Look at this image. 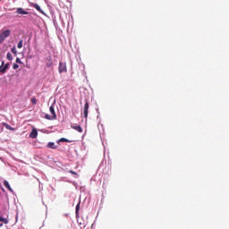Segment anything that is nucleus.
Segmentation results:
<instances>
[{
    "label": "nucleus",
    "instance_id": "f257e3e1",
    "mask_svg": "<svg viewBox=\"0 0 229 229\" xmlns=\"http://www.w3.org/2000/svg\"><path fill=\"white\" fill-rule=\"evenodd\" d=\"M15 13H18V15H22L24 19H26V15H30V17H31V15H37V13L28 12L22 7L16 8Z\"/></svg>",
    "mask_w": 229,
    "mask_h": 229
},
{
    "label": "nucleus",
    "instance_id": "f03ea898",
    "mask_svg": "<svg viewBox=\"0 0 229 229\" xmlns=\"http://www.w3.org/2000/svg\"><path fill=\"white\" fill-rule=\"evenodd\" d=\"M10 35H12L11 30H9V29L4 30L0 33V44H3L4 42V40H6V38H8V37H10Z\"/></svg>",
    "mask_w": 229,
    "mask_h": 229
},
{
    "label": "nucleus",
    "instance_id": "7ed1b4c3",
    "mask_svg": "<svg viewBox=\"0 0 229 229\" xmlns=\"http://www.w3.org/2000/svg\"><path fill=\"white\" fill-rule=\"evenodd\" d=\"M29 6H30L31 8H35L37 12H39V13H42V15H45V17H47V14L46 13V12H44V10H42V7H40L38 4L29 2Z\"/></svg>",
    "mask_w": 229,
    "mask_h": 229
},
{
    "label": "nucleus",
    "instance_id": "20e7f679",
    "mask_svg": "<svg viewBox=\"0 0 229 229\" xmlns=\"http://www.w3.org/2000/svg\"><path fill=\"white\" fill-rule=\"evenodd\" d=\"M84 101L85 104L83 107L82 117H84V119H87V117H89V108H90V104H89V98H85Z\"/></svg>",
    "mask_w": 229,
    "mask_h": 229
},
{
    "label": "nucleus",
    "instance_id": "39448f33",
    "mask_svg": "<svg viewBox=\"0 0 229 229\" xmlns=\"http://www.w3.org/2000/svg\"><path fill=\"white\" fill-rule=\"evenodd\" d=\"M58 72L59 74H64V72H67V63L59 62Z\"/></svg>",
    "mask_w": 229,
    "mask_h": 229
},
{
    "label": "nucleus",
    "instance_id": "423d86ee",
    "mask_svg": "<svg viewBox=\"0 0 229 229\" xmlns=\"http://www.w3.org/2000/svg\"><path fill=\"white\" fill-rule=\"evenodd\" d=\"M3 185L4 187H5V189H7V191H9V192H12L13 196H17V193H15L13 189H12V186L10 185V182L7 180L4 181Z\"/></svg>",
    "mask_w": 229,
    "mask_h": 229
},
{
    "label": "nucleus",
    "instance_id": "0eeeda50",
    "mask_svg": "<svg viewBox=\"0 0 229 229\" xmlns=\"http://www.w3.org/2000/svg\"><path fill=\"white\" fill-rule=\"evenodd\" d=\"M10 66H11L10 63H6L4 66H0V73L6 74V72L10 71Z\"/></svg>",
    "mask_w": 229,
    "mask_h": 229
},
{
    "label": "nucleus",
    "instance_id": "6e6552de",
    "mask_svg": "<svg viewBox=\"0 0 229 229\" xmlns=\"http://www.w3.org/2000/svg\"><path fill=\"white\" fill-rule=\"evenodd\" d=\"M30 139H37L38 137V130L33 127L29 134Z\"/></svg>",
    "mask_w": 229,
    "mask_h": 229
},
{
    "label": "nucleus",
    "instance_id": "1a4fd4ad",
    "mask_svg": "<svg viewBox=\"0 0 229 229\" xmlns=\"http://www.w3.org/2000/svg\"><path fill=\"white\" fill-rule=\"evenodd\" d=\"M55 105H56V102H54L50 107H49V112L51 115H53L55 119H57L56 112L55 111Z\"/></svg>",
    "mask_w": 229,
    "mask_h": 229
},
{
    "label": "nucleus",
    "instance_id": "9d476101",
    "mask_svg": "<svg viewBox=\"0 0 229 229\" xmlns=\"http://www.w3.org/2000/svg\"><path fill=\"white\" fill-rule=\"evenodd\" d=\"M81 205V200H79L78 204L75 207V216L78 219V217H80V208Z\"/></svg>",
    "mask_w": 229,
    "mask_h": 229
},
{
    "label": "nucleus",
    "instance_id": "9b49d317",
    "mask_svg": "<svg viewBox=\"0 0 229 229\" xmlns=\"http://www.w3.org/2000/svg\"><path fill=\"white\" fill-rule=\"evenodd\" d=\"M47 64H46V67H47V69H50V67L53 66V58L51 57V55H48L47 57Z\"/></svg>",
    "mask_w": 229,
    "mask_h": 229
},
{
    "label": "nucleus",
    "instance_id": "f8f14e48",
    "mask_svg": "<svg viewBox=\"0 0 229 229\" xmlns=\"http://www.w3.org/2000/svg\"><path fill=\"white\" fill-rule=\"evenodd\" d=\"M47 148L48 149H57V148H58V146H56L54 141H49V142L47 144Z\"/></svg>",
    "mask_w": 229,
    "mask_h": 229
},
{
    "label": "nucleus",
    "instance_id": "ddd939ff",
    "mask_svg": "<svg viewBox=\"0 0 229 229\" xmlns=\"http://www.w3.org/2000/svg\"><path fill=\"white\" fill-rule=\"evenodd\" d=\"M97 119L98 121V128L99 130V126L102 128V131L105 132V125L101 123V114H98Z\"/></svg>",
    "mask_w": 229,
    "mask_h": 229
},
{
    "label": "nucleus",
    "instance_id": "4468645a",
    "mask_svg": "<svg viewBox=\"0 0 229 229\" xmlns=\"http://www.w3.org/2000/svg\"><path fill=\"white\" fill-rule=\"evenodd\" d=\"M47 121H56V118L53 114H45L44 116Z\"/></svg>",
    "mask_w": 229,
    "mask_h": 229
},
{
    "label": "nucleus",
    "instance_id": "2eb2a0df",
    "mask_svg": "<svg viewBox=\"0 0 229 229\" xmlns=\"http://www.w3.org/2000/svg\"><path fill=\"white\" fill-rule=\"evenodd\" d=\"M73 130H76V131H79V133H83V128H81V125L77 124L72 126Z\"/></svg>",
    "mask_w": 229,
    "mask_h": 229
},
{
    "label": "nucleus",
    "instance_id": "dca6fc26",
    "mask_svg": "<svg viewBox=\"0 0 229 229\" xmlns=\"http://www.w3.org/2000/svg\"><path fill=\"white\" fill-rule=\"evenodd\" d=\"M4 126L6 130H9L10 131H15V128L12 127L10 124L4 123Z\"/></svg>",
    "mask_w": 229,
    "mask_h": 229
},
{
    "label": "nucleus",
    "instance_id": "f3484780",
    "mask_svg": "<svg viewBox=\"0 0 229 229\" xmlns=\"http://www.w3.org/2000/svg\"><path fill=\"white\" fill-rule=\"evenodd\" d=\"M0 223H4V225H8V218L0 216Z\"/></svg>",
    "mask_w": 229,
    "mask_h": 229
},
{
    "label": "nucleus",
    "instance_id": "a211bd4d",
    "mask_svg": "<svg viewBox=\"0 0 229 229\" xmlns=\"http://www.w3.org/2000/svg\"><path fill=\"white\" fill-rule=\"evenodd\" d=\"M23 44H24V41L22 39H20L19 42L17 43L18 49H22Z\"/></svg>",
    "mask_w": 229,
    "mask_h": 229
},
{
    "label": "nucleus",
    "instance_id": "6ab92c4d",
    "mask_svg": "<svg viewBox=\"0 0 229 229\" xmlns=\"http://www.w3.org/2000/svg\"><path fill=\"white\" fill-rule=\"evenodd\" d=\"M6 59L9 60V62H12L13 60V55H12V53L8 52L6 54Z\"/></svg>",
    "mask_w": 229,
    "mask_h": 229
},
{
    "label": "nucleus",
    "instance_id": "aec40b11",
    "mask_svg": "<svg viewBox=\"0 0 229 229\" xmlns=\"http://www.w3.org/2000/svg\"><path fill=\"white\" fill-rule=\"evenodd\" d=\"M11 53H13V55H14V56H17V47L15 46H13L11 48Z\"/></svg>",
    "mask_w": 229,
    "mask_h": 229
},
{
    "label": "nucleus",
    "instance_id": "412c9836",
    "mask_svg": "<svg viewBox=\"0 0 229 229\" xmlns=\"http://www.w3.org/2000/svg\"><path fill=\"white\" fill-rule=\"evenodd\" d=\"M59 142H72V140H70L69 139H66V138H61L59 139Z\"/></svg>",
    "mask_w": 229,
    "mask_h": 229
},
{
    "label": "nucleus",
    "instance_id": "4be33fe9",
    "mask_svg": "<svg viewBox=\"0 0 229 229\" xmlns=\"http://www.w3.org/2000/svg\"><path fill=\"white\" fill-rule=\"evenodd\" d=\"M15 64H20V65H24V63L19 57L16 58Z\"/></svg>",
    "mask_w": 229,
    "mask_h": 229
},
{
    "label": "nucleus",
    "instance_id": "5701e85b",
    "mask_svg": "<svg viewBox=\"0 0 229 229\" xmlns=\"http://www.w3.org/2000/svg\"><path fill=\"white\" fill-rule=\"evenodd\" d=\"M13 71H17V69H19V64L13 63Z\"/></svg>",
    "mask_w": 229,
    "mask_h": 229
},
{
    "label": "nucleus",
    "instance_id": "b1692460",
    "mask_svg": "<svg viewBox=\"0 0 229 229\" xmlns=\"http://www.w3.org/2000/svg\"><path fill=\"white\" fill-rule=\"evenodd\" d=\"M30 102L32 103V105H37V98L32 97V98H30Z\"/></svg>",
    "mask_w": 229,
    "mask_h": 229
},
{
    "label": "nucleus",
    "instance_id": "393cba45",
    "mask_svg": "<svg viewBox=\"0 0 229 229\" xmlns=\"http://www.w3.org/2000/svg\"><path fill=\"white\" fill-rule=\"evenodd\" d=\"M40 131H41V133H46L47 135H49V133L51 132V131L44 130V129L40 130Z\"/></svg>",
    "mask_w": 229,
    "mask_h": 229
},
{
    "label": "nucleus",
    "instance_id": "a878e982",
    "mask_svg": "<svg viewBox=\"0 0 229 229\" xmlns=\"http://www.w3.org/2000/svg\"><path fill=\"white\" fill-rule=\"evenodd\" d=\"M71 174H74V178H78V173L74 172L73 170H70Z\"/></svg>",
    "mask_w": 229,
    "mask_h": 229
},
{
    "label": "nucleus",
    "instance_id": "bb28decb",
    "mask_svg": "<svg viewBox=\"0 0 229 229\" xmlns=\"http://www.w3.org/2000/svg\"><path fill=\"white\" fill-rule=\"evenodd\" d=\"M96 112H97L98 115H101V112H99V106H98L96 107Z\"/></svg>",
    "mask_w": 229,
    "mask_h": 229
},
{
    "label": "nucleus",
    "instance_id": "cd10ccee",
    "mask_svg": "<svg viewBox=\"0 0 229 229\" xmlns=\"http://www.w3.org/2000/svg\"><path fill=\"white\" fill-rule=\"evenodd\" d=\"M6 65V63H4V60H2V64L0 65V67H4Z\"/></svg>",
    "mask_w": 229,
    "mask_h": 229
},
{
    "label": "nucleus",
    "instance_id": "c85d7f7f",
    "mask_svg": "<svg viewBox=\"0 0 229 229\" xmlns=\"http://www.w3.org/2000/svg\"><path fill=\"white\" fill-rule=\"evenodd\" d=\"M27 58H28L29 60H31V59L33 58V55H27Z\"/></svg>",
    "mask_w": 229,
    "mask_h": 229
},
{
    "label": "nucleus",
    "instance_id": "c756f323",
    "mask_svg": "<svg viewBox=\"0 0 229 229\" xmlns=\"http://www.w3.org/2000/svg\"><path fill=\"white\" fill-rule=\"evenodd\" d=\"M72 185H74V187L78 188V182H72Z\"/></svg>",
    "mask_w": 229,
    "mask_h": 229
},
{
    "label": "nucleus",
    "instance_id": "7c9ffc66",
    "mask_svg": "<svg viewBox=\"0 0 229 229\" xmlns=\"http://www.w3.org/2000/svg\"><path fill=\"white\" fill-rule=\"evenodd\" d=\"M53 23L55 26H57L58 23H56V20L55 19H53Z\"/></svg>",
    "mask_w": 229,
    "mask_h": 229
},
{
    "label": "nucleus",
    "instance_id": "2f4dec72",
    "mask_svg": "<svg viewBox=\"0 0 229 229\" xmlns=\"http://www.w3.org/2000/svg\"><path fill=\"white\" fill-rule=\"evenodd\" d=\"M61 143H62V141H60V140H56V144H58V146H60Z\"/></svg>",
    "mask_w": 229,
    "mask_h": 229
},
{
    "label": "nucleus",
    "instance_id": "473e14b6",
    "mask_svg": "<svg viewBox=\"0 0 229 229\" xmlns=\"http://www.w3.org/2000/svg\"><path fill=\"white\" fill-rule=\"evenodd\" d=\"M1 189H2L3 192H6V190H4V189L3 188V186L1 187Z\"/></svg>",
    "mask_w": 229,
    "mask_h": 229
},
{
    "label": "nucleus",
    "instance_id": "72a5a7b5",
    "mask_svg": "<svg viewBox=\"0 0 229 229\" xmlns=\"http://www.w3.org/2000/svg\"><path fill=\"white\" fill-rule=\"evenodd\" d=\"M30 40H31V35L29 37L28 42H30Z\"/></svg>",
    "mask_w": 229,
    "mask_h": 229
},
{
    "label": "nucleus",
    "instance_id": "f704fd0d",
    "mask_svg": "<svg viewBox=\"0 0 229 229\" xmlns=\"http://www.w3.org/2000/svg\"><path fill=\"white\" fill-rule=\"evenodd\" d=\"M26 67H27V69H30V64H27Z\"/></svg>",
    "mask_w": 229,
    "mask_h": 229
},
{
    "label": "nucleus",
    "instance_id": "c9c22d12",
    "mask_svg": "<svg viewBox=\"0 0 229 229\" xmlns=\"http://www.w3.org/2000/svg\"><path fill=\"white\" fill-rule=\"evenodd\" d=\"M33 146H37V141H34V142H33Z\"/></svg>",
    "mask_w": 229,
    "mask_h": 229
},
{
    "label": "nucleus",
    "instance_id": "e433bc0d",
    "mask_svg": "<svg viewBox=\"0 0 229 229\" xmlns=\"http://www.w3.org/2000/svg\"><path fill=\"white\" fill-rule=\"evenodd\" d=\"M91 180H96V178L93 176V177L91 178Z\"/></svg>",
    "mask_w": 229,
    "mask_h": 229
},
{
    "label": "nucleus",
    "instance_id": "4c0bfd02",
    "mask_svg": "<svg viewBox=\"0 0 229 229\" xmlns=\"http://www.w3.org/2000/svg\"><path fill=\"white\" fill-rule=\"evenodd\" d=\"M1 226H3V223L0 224V228H1Z\"/></svg>",
    "mask_w": 229,
    "mask_h": 229
},
{
    "label": "nucleus",
    "instance_id": "58836bf2",
    "mask_svg": "<svg viewBox=\"0 0 229 229\" xmlns=\"http://www.w3.org/2000/svg\"><path fill=\"white\" fill-rule=\"evenodd\" d=\"M94 227V223L92 224V225H91V228H93Z\"/></svg>",
    "mask_w": 229,
    "mask_h": 229
},
{
    "label": "nucleus",
    "instance_id": "ea45409f",
    "mask_svg": "<svg viewBox=\"0 0 229 229\" xmlns=\"http://www.w3.org/2000/svg\"><path fill=\"white\" fill-rule=\"evenodd\" d=\"M45 3H47V0H45Z\"/></svg>",
    "mask_w": 229,
    "mask_h": 229
},
{
    "label": "nucleus",
    "instance_id": "a19ab883",
    "mask_svg": "<svg viewBox=\"0 0 229 229\" xmlns=\"http://www.w3.org/2000/svg\"><path fill=\"white\" fill-rule=\"evenodd\" d=\"M17 217H18V215H16V219H17Z\"/></svg>",
    "mask_w": 229,
    "mask_h": 229
}]
</instances>
